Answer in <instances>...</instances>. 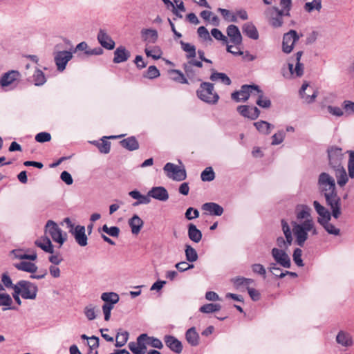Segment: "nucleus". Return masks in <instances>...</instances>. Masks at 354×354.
<instances>
[{"instance_id":"obj_14","label":"nucleus","mask_w":354,"mask_h":354,"mask_svg":"<svg viewBox=\"0 0 354 354\" xmlns=\"http://www.w3.org/2000/svg\"><path fill=\"white\" fill-rule=\"evenodd\" d=\"M85 232L86 230L84 226L77 225L71 233L77 243L81 247H84L88 244V238Z\"/></svg>"},{"instance_id":"obj_35","label":"nucleus","mask_w":354,"mask_h":354,"mask_svg":"<svg viewBox=\"0 0 354 354\" xmlns=\"http://www.w3.org/2000/svg\"><path fill=\"white\" fill-rule=\"evenodd\" d=\"M243 32L249 38L257 39L259 38V32L255 26L250 22L245 23L242 27Z\"/></svg>"},{"instance_id":"obj_63","label":"nucleus","mask_w":354,"mask_h":354,"mask_svg":"<svg viewBox=\"0 0 354 354\" xmlns=\"http://www.w3.org/2000/svg\"><path fill=\"white\" fill-rule=\"evenodd\" d=\"M144 76L149 79H153L160 76V72L156 66H150Z\"/></svg>"},{"instance_id":"obj_34","label":"nucleus","mask_w":354,"mask_h":354,"mask_svg":"<svg viewBox=\"0 0 354 354\" xmlns=\"http://www.w3.org/2000/svg\"><path fill=\"white\" fill-rule=\"evenodd\" d=\"M231 282L236 289H241L243 287L247 289L254 281L252 279L239 276L232 278Z\"/></svg>"},{"instance_id":"obj_31","label":"nucleus","mask_w":354,"mask_h":354,"mask_svg":"<svg viewBox=\"0 0 354 354\" xmlns=\"http://www.w3.org/2000/svg\"><path fill=\"white\" fill-rule=\"evenodd\" d=\"M133 234H138L144 225V221L137 215L134 214L128 221Z\"/></svg>"},{"instance_id":"obj_12","label":"nucleus","mask_w":354,"mask_h":354,"mask_svg":"<svg viewBox=\"0 0 354 354\" xmlns=\"http://www.w3.org/2000/svg\"><path fill=\"white\" fill-rule=\"evenodd\" d=\"M271 254L277 264L286 268H290L291 261L286 250L274 248L272 249Z\"/></svg>"},{"instance_id":"obj_20","label":"nucleus","mask_w":354,"mask_h":354,"mask_svg":"<svg viewBox=\"0 0 354 354\" xmlns=\"http://www.w3.org/2000/svg\"><path fill=\"white\" fill-rule=\"evenodd\" d=\"M150 198L160 201H166L169 198L167 190L164 187H153L149 191Z\"/></svg>"},{"instance_id":"obj_43","label":"nucleus","mask_w":354,"mask_h":354,"mask_svg":"<svg viewBox=\"0 0 354 354\" xmlns=\"http://www.w3.org/2000/svg\"><path fill=\"white\" fill-rule=\"evenodd\" d=\"M185 254L186 259L189 262L196 261L198 258L196 250L192 245L188 244L185 245Z\"/></svg>"},{"instance_id":"obj_56","label":"nucleus","mask_w":354,"mask_h":354,"mask_svg":"<svg viewBox=\"0 0 354 354\" xmlns=\"http://www.w3.org/2000/svg\"><path fill=\"white\" fill-rule=\"evenodd\" d=\"M171 73L174 75L172 77V79L179 83L181 84H188V81L185 77V75L179 70H171Z\"/></svg>"},{"instance_id":"obj_32","label":"nucleus","mask_w":354,"mask_h":354,"mask_svg":"<svg viewBox=\"0 0 354 354\" xmlns=\"http://www.w3.org/2000/svg\"><path fill=\"white\" fill-rule=\"evenodd\" d=\"M185 339L192 346H197L199 344L200 336L195 327H192L186 331Z\"/></svg>"},{"instance_id":"obj_26","label":"nucleus","mask_w":354,"mask_h":354,"mask_svg":"<svg viewBox=\"0 0 354 354\" xmlns=\"http://www.w3.org/2000/svg\"><path fill=\"white\" fill-rule=\"evenodd\" d=\"M202 209L210 215L221 216L224 212L223 208L218 203L214 202L205 203L202 205Z\"/></svg>"},{"instance_id":"obj_33","label":"nucleus","mask_w":354,"mask_h":354,"mask_svg":"<svg viewBox=\"0 0 354 354\" xmlns=\"http://www.w3.org/2000/svg\"><path fill=\"white\" fill-rule=\"evenodd\" d=\"M187 235L189 239L194 242L199 243L202 239V232L193 223H189L187 226Z\"/></svg>"},{"instance_id":"obj_59","label":"nucleus","mask_w":354,"mask_h":354,"mask_svg":"<svg viewBox=\"0 0 354 354\" xmlns=\"http://www.w3.org/2000/svg\"><path fill=\"white\" fill-rule=\"evenodd\" d=\"M147 338H148V335L146 333L141 334L137 338V342L136 344L138 345V347L140 348L142 351L146 353L147 352Z\"/></svg>"},{"instance_id":"obj_40","label":"nucleus","mask_w":354,"mask_h":354,"mask_svg":"<svg viewBox=\"0 0 354 354\" xmlns=\"http://www.w3.org/2000/svg\"><path fill=\"white\" fill-rule=\"evenodd\" d=\"M334 169L335 171L337 184L341 187L344 186L348 180L345 169L344 167H341Z\"/></svg>"},{"instance_id":"obj_21","label":"nucleus","mask_w":354,"mask_h":354,"mask_svg":"<svg viewBox=\"0 0 354 354\" xmlns=\"http://www.w3.org/2000/svg\"><path fill=\"white\" fill-rule=\"evenodd\" d=\"M336 342L338 344L344 347H351L353 345V339L351 333L341 330L336 336Z\"/></svg>"},{"instance_id":"obj_17","label":"nucleus","mask_w":354,"mask_h":354,"mask_svg":"<svg viewBox=\"0 0 354 354\" xmlns=\"http://www.w3.org/2000/svg\"><path fill=\"white\" fill-rule=\"evenodd\" d=\"M313 207L319 216L317 218L319 223H322L326 220H331V216H333L332 212H330L328 209L321 205L318 201H315L313 202Z\"/></svg>"},{"instance_id":"obj_6","label":"nucleus","mask_w":354,"mask_h":354,"mask_svg":"<svg viewBox=\"0 0 354 354\" xmlns=\"http://www.w3.org/2000/svg\"><path fill=\"white\" fill-rule=\"evenodd\" d=\"M257 91H259V86L245 84L239 91L232 93L231 97L236 102H246L250 95H256Z\"/></svg>"},{"instance_id":"obj_52","label":"nucleus","mask_w":354,"mask_h":354,"mask_svg":"<svg viewBox=\"0 0 354 354\" xmlns=\"http://www.w3.org/2000/svg\"><path fill=\"white\" fill-rule=\"evenodd\" d=\"M321 8V0H313L312 2H307L304 5V9L308 12H311L314 9L319 11Z\"/></svg>"},{"instance_id":"obj_45","label":"nucleus","mask_w":354,"mask_h":354,"mask_svg":"<svg viewBox=\"0 0 354 354\" xmlns=\"http://www.w3.org/2000/svg\"><path fill=\"white\" fill-rule=\"evenodd\" d=\"M180 44L182 49L187 53L186 57L187 59H192L196 57V47L194 45L184 42L183 41H180Z\"/></svg>"},{"instance_id":"obj_30","label":"nucleus","mask_w":354,"mask_h":354,"mask_svg":"<svg viewBox=\"0 0 354 354\" xmlns=\"http://www.w3.org/2000/svg\"><path fill=\"white\" fill-rule=\"evenodd\" d=\"M141 37L147 44H154L158 40V35L154 29L145 28L141 30Z\"/></svg>"},{"instance_id":"obj_13","label":"nucleus","mask_w":354,"mask_h":354,"mask_svg":"<svg viewBox=\"0 0 354 354\" xmlns=\"http://www.w3.org/2000/svg\"><path fill=\"white\" fill-rule=\"evenodd\" d=\"M237 111L244 118L252 120H256L260 115V110L256 106H249L248 105H240L237 107Z\"/></svg>"},{"instance_id":"obj_44","label":"nucleus","mask_w":354,"mask_h":354,"mask_svg":"<svg viewBox=\"0 0 354 354\" xmlns=\"http://www.w3.org/2000/svg\"><path fill=\"white\" fill-rule=\"evenodd\" d=\"M256 129L261 133L270 134L272 124L266 121L260 120L254 123Z\"/></svg>"},{"instance_id":"obj_54","label":"nucleus","mask_w":354,"mask_h":354,"mask_svg":"<svg viewBox=\"0 0 354 354\" xmlns=\"http://www.w3.org/2000/svg\"><path fill=\"white\" fill-rule=\"evenodd\" d=\"M93 143L97 146L99 151L102 153H109L111 149V142L102 139V142L94 141Z\"/></svg>"},{"instance_id":"obj_10","label":"nucleus","mask_w":354,"mask_h":354,"mask_svg":"<svg viewBox=\"0 0 354 354\" xmlns=\"http://www.w3.org/2000/svg\"><path fill=\"white\" fill-rule=\"evenodd\" d=\"M73 58V52L62 50L55 52L54 54V61L57 69L59 72L65 70L68 62Z\"/></svg>"},{"instance_id":"obj_41","label":"nucleus","mask_w":354,"mask_h":354,"mask_svg":"<svg viewBox=\"0 0 354 354\" xmlns=\"http://www.w3.org/2000/svg\"><path fill=\"white\" fill-rule=\"evenodd\" d=\"M256 94L258 95V99L256 101L258 106L264 109H268L271 106L270 100L264 96L263 91L259 87V91H256Z\"/></svg>"},{"instance_id":"obj_8","label":"nucleus","mask_w":354,"mask_h":354,"mask_svg":"<svg viewBox=\"0 0 354 354\" xmlns=\"http://www.w3.org/2000/svg\"><path fill=\"white\" fill-rule=\"evenodd\" d=\"M168 178L176 181L184 180L187 178L186 171L184 168L180 169L177 165L167 162L163 168Z\"/></svg>"},{"instance_id":"obj_18","label":"nucleus","mask_w":354,"mask_h":354,"mask_svg":"<svg viewBox=\"0 0 354 354\" xmlns=\"http://www.w3.org/2000/svg\"><path fill=\"white\" fill-rule=\"evenodd\" d=\"M313 207L319 216L317 218L319 223H322L326 220H331V216H333L332 212H330L328 209L321 205L318 201H315L313 202Z\"/></svg>"},{"instance_id":"obj_24","label":"nucleus","mask_w":354,"mask_h":354,"mask_svg":"<svg viewBox=\"0 0 354 354\" xmlns=\"http://www.w3.org/2000/svg\"><path fill=\"white\" fill-rule=\"evenodd\" d=\"M131 56L130 52L123 46H118L114 51V57L113 62L115 64L124 62L129 59Z\"/></svg>"},{"instance_id":"obj_16","label":"nucleus","mask_w":354,"mask_h":354,"mask_svg":"<svg viewBox=\"0 0 354 354\" xmlns=\"http://www.w3.org/2000/svg\"><path fill=\"white\" fill-rule=\"evenodd\" d=\"M164 341L166 346L173 352L180 354L183 351V344L176 337L172 335H165Z\"/></svg>"},{"instance_id":"obj_58","label":"nucleus","mask_w":354,"mask_h":354,"mask_svg":"<svg viewBox=\"0 0 354 354\" xmlns=\"http://www.w3.org/2000/svg\"><path fill=\"white\" fill-rule=\"evenodd\" d=\"M252 270L254 273L263 277V279L266 277V270L264 266L260 263H254L251 266Z\"/></svg>"},{"instance_id":"obj_57","label":"nucleus","mask_w":354,"mask_h":354,"mask_svg":"<svg viewBox=\"0 0 354 354\" xmlns=\"http://www.w3.org/2000/svg\"><path fill=\"white\" fill-rule=\"evenodd\" d=\"M145 52L147 57H151L154 59H159L162 55L160 49L156 46L152 49L146 48Z\"/></svg>"},{"instance_id":"obj_38","label":"nucleus","mask_w":354,"mask_h":354,"mask_svg":"<svg viewBox=\"0 0 354 354\" xmlns=\"http://www.w3.org/2000/svg\"><path fill=\"white\" fill-rule=\"evenodd\" d=\"M210 80L213 82L220 81L227 86L230 85L232 83L231 80L225 73H219L215 71H212L210 75Z\"/></svg>"},{"instance_id":"obj_25","label":"nucleus","mask_w":354,"mask_h":354,"mask_svg":"<svg viewBox=\"0 0 354 354\" xmlns=\"http://www.w3.org/2000/svg\"><path fill=\"white\" fill-rule=\"evenodd\" d=\"M19 77L20 73L17 71H10L4 73L0 78V85L2 87L8 86L19 79Z\"/></svg>"},{"instance_id":"obj_15","label":"nucleus","mask_w":354,"mask_h":354,"mask_svg":"<svg viewBox=\"0 0 354 354\" xmlns=\"http://www.w3.org/2000/svg\"><path fill=\"white\" fill-rule=\"evenodd\" d=\"M97 41L102 47L108 50H112L115 47V41L104 29H100L97 34Z\"/></svg>"},{"instance_id":"obj_1","label":"nucleus","mask_w":354,"mask_h":354,"mask_svg":"<svg viewBox=\"0 0 354 354\" xmlns=\"http://www.w3.org/2000/svg\"><path fill=\"white\" fill-rule=\"evenodd\" d=\"M317 186L325 197L326 205L332 210L333 218L337 219L342 214L341 198L337 195L334 178L328 173L322 172L319 175Z\"/></svg>"},{"instance_id":"obj_29","label":"nucleus","mask_w":354,"mask_h":354,"mask_svg":"<svg viewBox=\"0 0 354 354\" xmlns=\"http://www.w3.org/2000/svg\"><path fill=\"white\" fill-rule=\"evenodd\" d=\"M35 244L46 252L53 254L54 247L50 239L46 236H42L35 241Z\"/></svg>"},{"instance_id":"obj_61","label":"nucleus","mask_w":354,"mask_h":354,"mask_svg":"<svg viewBox=\"0 0 354 354\" xmlns=\"http://www.w3.org/2000/svg\"><path fill=\"white\" fill-rule=\"evenodd\" d=\"M302 250L300 248H296L293 252V261L299 267L304 266L303 260L301 259Z\"/></svg>"},{"instance_id":"obj_11","label":"nucleus","mask_w":354,"mask_h":354,"mask_svg":"<svg viewBox=\"0 0 354 354\" xmlns=\"http://www.w3.org/2000/svg\"><path fill=\"white\" fill-rule=\"evenodd\" d=\"M328 156L330 166L333 168H339L343 167L342 161L343 159L342 150L339 147H331L328 149Z\"/></svg>"},{"instance_id":"obj_28","label":"nucleus","mask_w":354,"mask_h":354,"mask_svg":"<svg viewBox=\"0 0 354 354\" xmlns=\"http://www.w3.org/2000/svg\"><path fill=\"white\" fill-rule=\"evenodd\" d=\"M309 87V84L308 82H305L302 84L300 90H299V95L304 100V102L307 104L313 103L318 95V91L317 90H314L312 94L306 93V90Z\"/></svg>"},{"instance_id":"obj_49","label":"nucleus","mask_w":354,"mask_h":354,"mask_svg":"<svg viewBox=\"0 0 354 354\" xmlns=\"http://www.w3.org/2000/svg\"><path fill=\"white\" fill-rule=\"evenodd\" d=\"M12 304V299L11 297L7 293H0V306H5L3 310H6L8 309H14L10 306Z\"/></svg>"},{"instance_id":"obj_39","label":"nucleus","mask_w":354,"mask_h":354,"mask_svg":"<svg viewBox=\"0 0 354 354\" xmlns=\"http://www.w3.org/2000/svg\"><path fill=\"white\" fill-rule=\"evenodd\" d=\"M32 82L37 86H41L46 82L45 74L40 69H35L32 77Z\"/></svg>"},{"instance_id":"obj_4","label":"nucleus","mask_w":354,"mask_h":354,"mask_svg":"<svg viewBox=\"0 0 354 354\" xmlns=\"http://www.w3.org/2000/svg\"><path fill=\"white\" fill-rule=\"evenodd\" d=\"M45 233H48L52 239L58 243L60 246L66 241L67 234L62 232L58 225L52 220L47 221L45 226Z\"/></svg>"},{"instance_id":"obj_37","label":"nucleus","mask_w":354,"mask_h":354,"mask_svg":"<svg viewBox=\"0 0 354 354\" xmlns=\"http://www.w3.org/2000/svg\"><path fill=\"white\" fill-rule=\"evenodd\" d=\"M15 267L18 270L24 271L32 274L36 272L38 268L35 263L28 261H21L15 264Z\"/></svg>"},{"instance_id":"obj_2","label":"nucleus","mask_w":354,"mask_h":354,"mask_svg":"<svg viewBox=\"0 0 354 354\" xmlns=\"http://www.w3.org/2000/svg\"><path fill=\"white\" fill-rule=\"evenodd\" d=\"M196 95L201 100L209 104H215L219 100L218 95L214 91V84L209 82H202Z\"/></svg>"},{"instance_id":"obj_7","label":"nucleus","mask_w":354,"mask_h":354,"mask_svg":"<svg viewBox=\"0 0 354 354\" xmlns=\"http://www.w3.org/2000/svg\"><path fill=\"white\" fill-rule=\"evenodd\" d=\"M269 24L273 28H279L283 25V17L286 16L284 10H281L276 7L268 8L265 12Z\"/></svg>"},{"instance_id":"obj_42","label":"nucleus","mask_w":354,"mask_h":354,"mask_svg":"<svg viewBox=\"0 0 354 354\" xmlns=\"http://www.w3.org/2000/svg\"><path fill=\"white\" fill-rule=\"evenodd\" d=\"M101 299L105 302L104 304H111L113 306L114 304L119 301L120 297L117 293L109 292L102 293Z\"/></svg>"},{"instance_id":"obj_53","label":"nucleus","mask_w":354,"mask_h":354,"mask_svg":"<svg viewBox=\"0 0 354 354\" xmlns=\"http://www.w3.org/2000/svg\"><path fill=\"white\" fill-rule=\"evenodd\" d=\"M129 339V333L127 331L118 333L116 335V347H122L127 342Z\"/></svg>"},{"instance_id":"obj_19","label":"nucleus","mask_w":354,"mask_h":354,"mask_svg":"<svg viewBox=\"0 0 354 354\" xmlns=\"http://www.w3.org/2000/svg\"><path fill=\"white\" fill-rule=\"evenodd\" d=\"M227 35L230 37V41L235 46H239L242 43V36L239 28L233 24L227 26Z\"/></svg>"},{"instance_id":"obj_36","label":"nucleus","mask_w":354,"mask_h":354,"mask_svg":"<svg viewBox=\"0 0 354 354\" xmlns=\"http://www.w3.org/2000/svg\"><path fill=\"white\" fill-rule=\"evenodd\" d=\"M120 143L122 147L129 151L137 150L139 148V143L134 136L123 139Z\"/></svg>"},{"instance_id":"obj_3","label":"nucleus","mask_w":354,"mask_h":354,"mask_svg":"<svg viewBox=\"0 0 354 354\" xmlns=\"http://www.w3.org/2000/svg\"><path fill=\"white\" fill-rule=\"evenodd\" d=\"M292 227L293 234L296 238L295 243L300 247H303L306 241L308 238V233L310 232L311 227L308 224V221H304L298 223L292 221L290 223Z\"/></svg>"},{"instance_id":"obj_64","label":"nucleus","mask_w":354,"mask_h":354,"mask_svg":"<svg viewBox=\"0 0 354 354\" xmlns=\"http://www.w3.org/2000/svg\"><path fill=\"white\" fill-rule=\"evenodd\" d=\"M348 175L354 178V151H349V160L348 162Z\"/></svg>"},{"instance_id":"obj_62","label":"nucleus","mask_w":354,"mask_h":354,"mask_svg":"<svg viewBox=\"0 0 354 354\" xmlns=\"http://www.w3.org/2000/svg\"><path fill=\"white\" fill-rule=\"evenodd\" d=\"M147 344H149L152 347L158 349H161L163 348V344L162 342L159 339L154 337L148 336V338H147Z\"/></svg>"},{"instance_id":"obj_27","label":"nucleus","mask_w":354,"mask_h":354,"mask_svg":"<svg viewBox=\"0 0 354 354\" xmlns=\"http://www.w3.org/2000/svg\"><path fill=\"white\" fill-rule=\"evenodd\" d=\"M129 195L133 199L137 200L135 203H133V206H138L142 204H149L151 202L150 196H149V192L147 195H142L140 192L136 189L131 191L129 192Z\"/></svg>"},{"instance_id":"obj_47","label":"nucleus","mask_w":354,"mask_h":354,"mask_svg":"<svg viewBox=\"0 0 354 354\" xmlns=\"http://www.w3.org/2000/svg\"><path fill=\"white\" fill-rule=\"evenodd\" d=\"M330 220H326L322 223H319L324 230L329 234L335 236H338L340 234V230L337 228L334 225L330 223Z\"/></svg>"},{"instance_id":"obj_55","label":"nucleus","mask_w":354,"mask_h":354,"mask_svg":"<svg viewBox=\"0 0 354 354\" xmlns=\"http://www.w3.org/2000/svg\"><path fill=\"white\" fill-rule=\"evenodd\" d=\"M102 230L113 237H118L120 234V228L117 226L108 227L107 225H104L102 227Z\"/></svg>"},{"instance_id":"obj_23","label":"nucleus","mask_w":354,"mask_h":354,"mask_svg":"<svg viewBox=\"0 0 354 354\" xmlns=\"http://www.w3.org/2000/svg\"><path fill=\"white\" fill-rule=\"evenodd\" d=\"M295 66L294 68L293 63H288L289 73L287 74L283 73V75L286 78H290L292 76L300 77L304 75V66L300 62H295Z\"/></svg>"},{"instance_id":"obj_22","label":"nucleus","mask_w":354,"mask_h":354,"mask_svg":"<svg viewBox=\"0 0 354 354\" xmlns=\"http://www.w3.org/2000/svg\"><path fill=\"white\" fill-rule=\"evenodd\" d=\"M310 212L311 209L306 205H297L295 209L297 221L313 220Z\"/></svg>"},{"instance_id":"obj_48","label":"nucleus","mask_w":354,"mask_h":354,"mask_svg":"<svg viewBox=\"0 0 354 354\" xmlns=\"http://www.w3.org/2000/svg\"><path fill=\"white\" fill-rule=\"evenodd\" d=\"M221 308V306L220 304L210 303V304H207L202 306L200 308L199 310H200V312H201L203 313L209 314V313L217 312V311L220 310Z\"/></svg>"},{"instance_id":"obj_9","label":"nucleus","mask_w":354,"mask_h":354,"mask_svg":"<svg viewBox=\"0 0 354 354\" xmlns=\"http://www.w3.org/2000/svg\"><path fill=\"white\" fill-rule=\"evenodd\" d=\"M299 39V36L295 30H290L285 33L283 37L282 50L286 54L292 52L295 44Z\"/></svg>"},{"instance_id":"obj_46","label":"nucleus","mask_w":354,"mask_h":354,"mask_svg":"<svg viewBox=\"0 0 354 354\" xmlns=\"http://www.w3.org/2000/svg\"><path fill=\"white\" fill-rule=\"evenodd\" d=\"M281 223L282 231L284 234V238L287 239V242L292 243L293 242L292 228L291 229L290 226L288 225L287 221H286L284 219L281 220Z\"/></svg>"},{"instance_id":"obj_5","label":"nucleus","mask_w":354,"mask_h":354,"mask_svg":"<svg viewBox=\"0 0 354 354\" xmlns=\"http://www.w3.org/2000/svg\"><path fill=\"white\" fill-rule=\"evenodd\" d=\"M15 286L18 287L22 298L26 299H35L36 298L38 288L35 283L28 281L21 280Z\"/></svg>"},{"instance_id":"obj_60","label":"nucleus","mask_w":354,"mask_h":354,"mask_svg":"<svg viewBox=\"0 0 354 354\" xmlns=\"http://www.w3.org/2000/svg\"><path fill=\"white\" fill-rule=\"evenodd\" d=\"M183 68H184L186 76L189 79L194 80L196 78L197 74H196V71L194 69L193 66H192L188 63H185L183 64Z\"/></svg>"},{"instance_id":"obj_51","label":"nucleus","mask_w":354,"mask_h":354,"mask_svg":"<svg viewBox=\"0 0 354 354\" xmlns=\"http://www.w3.org/2000/svg\"><path fill=\"white\" fill-rule=\"evenodd\" d=\"M201 178L203 181H212L215 178V173L211 167H206L201 173Z\"/></svg>"},{"instance_id":"obj_50","label":"nucleus","mask_w":354,"mask_h":354,"mask_svg":"<svg viewBox=\"0 0 354 354\" xmlns=\"http://www.w3.org/2000/svg\"><path fill=\"white\" fill-rule=\"evenodd\" d=\"M218 12L221 13V15L223 16L224 19L227 21L230 22H236L237 21V17L235 14H234L232 12L230 11L229 10L225 9V8H218Z\"/></svg>"}]
</instances>
